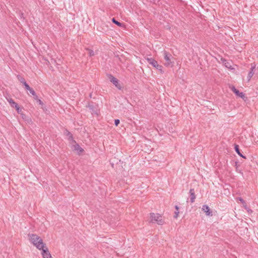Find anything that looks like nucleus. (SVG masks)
I'll use <instances>...</instances> for the list:
<instances>
[{"label":"nucleus","mask_w":258,"mask_h":258,"mask_svg":"<svg viewBox=\"0 0 258 258\" xmlns=\"http://www.w3.org/2000/svg\"><path fill=\"white\" fill-rule=\"evenodd\" d=\"M28 236L31 243L37 249H41L45 248V244L43 242V240L40 236L33 233H29Z\"/></svg>","instance_id":"obj_1"},{"label":"nucleus","mask_w":258,"mask_h":258,"mask_svg":"<svg viewBox=\"0 0 258 258\" xmlns=\"http://www.w3.org/2000/svg\"><path fill=\"white\" fill-rule=\"evenodd\" d=\"M149 220L152 224H156L159 225H163L165 223L163 216L157 213H151Z\"/></svg>","instance_id":"obj_2"},{"label":"nucleus","mask_w":258,"mask_h":258,"mask_svg":"<svg viewBox=\"0 0 258 258\" xmlns=\"http://www.w3.org/2000/svg\"><path fill=\"white\" fill-rule=\"evenodd\" d=\"M108 77L110 81L119 90L122 89V86L119 83V81L111 74L108 75Z\"/></svg>","instance_id":"obj_3"},{"label":"nucleus","mask_w":258,"mask_h":258,"mask_svg":"<svg viewBox=\"0 0 258 258\" xmlns=\"http://www.w3.org/2000/svg\"><path fill=\"white\" fill-rule=\"evenodd\" d=\"M164 59L166 61L165 65L166 66H169L170 65H171L172 64V62L171 61V58H172L173 57L172 56L171 54H170V53H168L166 51H164Z\"/></svg>","instance_id":"obj_4"},{"label":"nucleus","mask_w":258,"mask_h":258,"mask_svg":"<svg viewBox=\"0 0 258 258\" xmlns=\"http://www.w3.org/2000/svg\"><path fill=\"white\" fill-rule=\"evenodd\" d=\"M231 90L232 91V92L235 94L237 96L242 98L244 99L245 97V94L242 92H240L234 86H232L230 87Z\"/></svg>","instance_id":"obj_5"},{"label":"nucleus","mask_w":258,"mask_h":258,"mask_svg":"<svg viewBox=\"0 0 258 258\" xmlns=\"http://www.w3.org/2000/svg\"><path fill=\"white\" fill-rule=\"evenodd\" d=\"M41 250H42L41 254L43 258H52L51 255L47 247L43 248Z\"/></svg>","instance_id":"obj_6"},{"label":"nucleus","mask_w":258,"mask_h":258,"mask_svg":"<svg viewBox=\"0 0 258 258\" xmlns=\"http://www.w3.org/2000/svg\"><path fill=\"white\" fill-rule=\"evenodd\" d=\"M64 134L68 137V139L71 143H76L75 140H74L73 135L68 130H66Z\"/></svg>","instance_id":"obj_7"},{"label":"nucleus","mask_w":258,"mask_h":258,"mask_svg":"<svg viewBox=\"0 0 258 258\" xmlns=\"http://www.w3.org/2000/svg\"><path fill=\"white\" fill-rule=\"evenodd\" d=\"M189 194L190 198V202L191 203H192L195 202V200L196 198L194 189L191 188L189 190Z\"/></svg>","instance_id":"obj_8"},{"label":"nucleus","mask_w":258,"mask_h":258,"mask_svg":"<svg viewBox=\"0 0 258 258\" xmlns=\"http://www.w3.org/2000/svg\"><path fill=\"white\" fill-rule=\"evenodd\" d=\"M202 210L206 213L207 216H210L212 212L208 206L205 205L203 206Z\"/></svg>","instance_id":"obj_9"},{"label":"nucleus","mask_w":258,"mask_h":258,"mask_svg":"<svg viewBox=\"0 0 258 258\" xmlns=\"http://www.w3.org/2000/svg\"><path fill=\"white\" fill-rule=\"evenodd\" d=\"M17 78L18 79V80L23 84V85L25 87V88H28L29 87V85L27 83V82H26L25 79L21 77V76L20 75H18L17 76Z\"/></svg>","instance_id":"obj_10"},{"label":"nucleus","mask_w":258,"mask_h":258,"mask_svg":"<svg viewBox=\"0 0 258 258\" xmlns=\"http://www.w3.org/2000/svg\"><path fill=\"white\" fill-rule=\"evenodd\" d=\"M234 149L235 152L237 153V154L240 156L241 157L246 159V156H244L240 152V150L239 148V146L238 145L235 144L234 145Z\"/></svg>","instance_id":"obj_11"},{"label":"nucleus","mask_w":258,"mask_h":258,"mask_svg":"<svg viewBox=\"0 0 258 258\" xmlns=\"http://www.w3.org/2000/svg\"><path fill=\"white\" fill-rule=\"evenodd\" d=\"M74 148L75 150L77 151L78 152L79 154H80L84 151L82 147H81L78 144H77L76 143H75V145H74Z\"/></svg>","instance_id":"obj_12"},{"label":"nucleus","mask_w":258,"mask_h":258,"mask_svg":"<svg viewBox=\"0 0 258 258\" xmlns=\"http://www.w3.org/2000/svg\"><path fill=\"white\" fill-rule=\"evenodd\" d=\"M7 101H8V102L10 103V105L11 107H16L17 105H18V104L15 102L14 100L11 98V97H7L6 98Z\"/></svg>","instance_id":"obj_13"},{"label":"nucleus","mask_w":258,"mask_h":258,"mask_svg":"<svg viewBox=\"0 0 258 258\" xmlns=\"http://www.w3.org/2000/svg\"><path fill=\"white\" fill-rule=\"evenodd\" d=\"M147 61L150 64L154 67H156V65L158 64L157 61L152 58H147Z\"/></svg>","instance_id":"obj_14"},{"label":"nucleus","mask_w":258,"mask_h":258,"mask_svg":"<svg viewBox=\"0 0 258 258\" xmlns=\"http://www.w3.org/2000/svg\"><path fill=\"white\" fill-rule=\"evenodd\" d=\"M112 22L119 27H122L123 24L114 18L112 19Z\"/></svg>","instance_id":"obj_15"},{"label":"nucleus","mask_w":258,"mask_h":258,"mask_svg":"<svg viewBox=\"0 0 258 258\" xmlns=\"http://www.w3.org/2000/svg\"><path fill=\"white\" fill-rule=\"evenodd\" d=\"M25 89L29 91L30 93L33 96L36 95V93L34 91V90L32 88H31L29 86L28 88L27 87L25 88Z\"/></svg>","instance_id":"obj_16"},{"label":"nucleus","mask_w":258,"mask_h":258,"mask_svg":"<svg viewBox=\"0 0 258 258\" xmlns=\"http://www.w3.org/2000/svg\"><path fill=\"white\" fill-rule=\"evenodd\" d=\"M255 64H254L253 66H251L250 70L249 72L248 73L249 74H250V76L252 75L253 76L254 75V70L255 68Z\"/></svg>","instance_id":"obj_17"},{"label":"nucleus","mask_w":258,"mask_h":258,"mask_svg":"<svg viewBox=\"0 0 258 258\" xmlns=\"http://www.w3.org/2000/svg\"><path fill=\"white\" fill-rule=\"evenodd\" d=\"M175 208L176 210L174 212L175 215H174V217L175 218H177L178 215V214H179V211H178L179 208H178V207L177 206H175Z\"/></svg>","instance_id":"obj_18"},{"label":"nucleus","mask_w":258,"mask_h":258,"mask_svg":"<svg viewBox=\"0 0 258 258\" xmlns=\"http://www.w3.org/2000/svg\"><path fill=\"white\" fill-rule=\"evenodd\" d=\"M88 107L89 109L91 110L93 112L97 113L94 110V106L93 104H89Z\"/></svg>","instance_id":"obj_19"},{"label":"nucleus","mask_w":258,"mask_h":258,"mask_svg":"<svg viewBox=\"0 0 258 258\" xmlns=\"http://www.w3.org/2000/svg\"><path fill=\"white\" fill-rule=\"evenodd\" d=\"M87 50L88 51V53L90 56H92L95 55L94 52L93 50L90 49H87Z\"/></svg>","instance_id":"obj_20"},{"label":"nucleus","mask_w":258,"mask_h":258,"mask_svg":"<svg viewBox=\"0 0 258 258\" xmlns=\"http://www.w3.org/2000/svg\"><path fill=\"white\" fill-rule=\"evenodd\" d=\"M14 108H16L17 112L19 113H20V112H21V111H22V109L20 108V107H19L18 104L17 105L16 107H15Z\"/></svg>","instance_id":"obj_21"},{"label":"nucleus","mask_w":258,"mask_h":258,"mask_svg":"<svg viewBox=\"0 0 258 258\" xmlns=\"http://www.w3.org/2000/svg\"><path fill=\"white\" fill-rule=\"evenodd\" d=\"M120 123V120L118 119H115L114 120V124L115 126H118V125Z\"/></svg>","instance_id":"obj_22"},{"label":"nucleus","mask_w":258,"mask_h":258,"mask_svg":"<svg viewBox=\"0 0 258 258\" xmlns=\"http://www.w3.org/2000/svg\"><path fill=\"white\" fill-rule=\"evenodd\" d=\"M158 70H162V67L161 65L158 64V63L156 65L155 67Z\"/></svg>","instance_id":"obj_23"},{"label":"nucleus","mask_w":258,"mask_h":258,"mask_svg":"<svg viewBox=\"0 0 258 258\" xmlns=\"http://www.w3.org/2000/svg\"><path fill=\"white\" fill-rule=\"evenodd\" d=\"M37 102L40 104V105H43V102L40 100V99H38V100L37 101Z\"/></svg>","instance_id":"obj_24"},{"label":"nucleus","mask_w":258,"mask_h":258,"mask_svg":"<svg viewBox=\"0 0 258 258\" xmlns=\"http://www.w3.org/2000/svg\"><path fill=\"white\" fill-rule=\"evenodd\" d=\"M160 0H150L151 2H153L154 4H157L159 2Z\"/></svg>","instance_id":"obj_25"},{"label":"nucleus","mask_w":258,"mask_h":258,"mask_svg":"<svg viewBox=\"0 0 258 258\" xmlns=\"http://www.w3.org/2000/svg\"><path fill=\"white\" fill-rule=\"evenodd\" d=\"M252 76H252V75L250 76V74H248V76H247V80L249 81L251 79V78Z\"/></svg>","instance_id":"obj_26"},{"label":"nucleus","mask_w":258,"mask_h":258,"mask_svg":"<svg viewBox=\"0 0 258 258\" xmlns=\"http://www.w3.org/2000/svg\"><path fill=\"white\" fill-rule=\"evenodd\" d=\"M34 96V99H35V100H36V101H37V100H38V99H39L38 98V96H37L36 94V95H35V96Z\"/></svg>","instance_id":"obj_27"},{"label":"nucleus","mask_w":258,"mask_h":258,"mask_svg":"<svg viewBox=\"0 0 258 258\" xmlns=\"http://www.w3.org/2000/svg\"><path fill=\"white\" fill-rule=\"evenodd\" d=\"M239 200L241 201V202L242 203V204H244L245 203V201L241 198H239Z\"/></svg>","instance_id":"obj_28"},{"label":"nucleus","mask_w":258,"mask_h":258,"mask_svg":"<svg viewBox=\"0 0 258 258\" xmlns=\"http://www.w3.org/2000/svg\"><path fill=\"white\" fill-rule=\"evenodd\" d=\"M235 166L236 167V168H237L238 167V162H235Z\"/></svg>","instance_id":"obj_29"}]
</instances>
